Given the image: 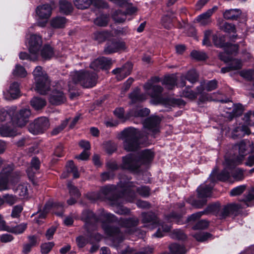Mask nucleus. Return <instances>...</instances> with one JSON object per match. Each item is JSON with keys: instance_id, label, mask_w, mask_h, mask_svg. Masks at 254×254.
I'll list each match as a JSON object with an SVG mask.
<instances>
[{"instance_id": "obj_63", "label": "nucleus", "mask_w": 254, "mask_h": 254, "mask_svg": "<svg viewBox=\"0 0 254 254\" xmlns=\"http://www.w3.org/2000/svg\"><path fill=\"white\" fill-rule=\"evenodd\" d=\"M254 198V194L252 192H250L247 196L244 199V202L245 204H241L240 207H242L243 208L245 207L246 206H250L251 204H250V202Z\"/></svg>"}, {"instance_id": "obj_29", "label": "nucleus", "mask_w": 254, "mask_h": 254, "mask_svg": "<svg viewBox=\"0 0 254 254\" xmlns=\"http://www.w3.org/2000/svg\"><path fill=\"white\" fill-rule=\"evenodd\" d=\"M129 98L131 99L132 103H136L137 102H141L146 99V96L145 94L140 93L139 88H136L129 95Z\"/></svg>"}, {"instance_id": "obj_57", "label": "nucleus", "mask_w": 254, "mask_h": 254, "mask_svg": "<svg viewBox=\"0 0 254 254\" xmlns=\"http://www.w3.org/2000/svg\"><path fill=\"white\" fill-rule=\"evenodd\" d=\"M33 73L35 80H37V78H43V77H48L47 74L43 72L42 68L40 66H37L33 71Z\"/></svg>"}, {"instance_id": "obj_6", "label": "nucleus", "mask_w": 254, "mask_h": 254, "mask_svg": "<svg viewBox=\"0 0 254 254\" xmlns=\"http://www.w3.org/2000/svg\"><path fill=\"white\" fill-rule=\"evenodd\" d=\"M82 219L85 222V226L89 229L91 224L104 221H113L115 220L114 216L110 213H108L104 210L102 211L97 217L90 210H85L82 214Z\"/></svg>"}, {"instance_id": "obj_5", "label": "nucleus", "mask_w": 254, "mask_h": 254, "mask_svg": "<svg viewBox=\"0 0 254 254\" xmlns=\"http://www.w3.org/2000/svg\"><path fill=\"white\" fill-rule=\"evenodd\" d=\"M142 221L143 223L149 224L146 226L150 227V226H152L151 228L159 226L157 231L153 235L156 237H163L164 233L167 232L170 230L171 227L170 225L164 224L159 225L158 219L153 212L142 213Z\"/></svg>"}, {"instance_id": "obj_64", "label": "nucleus", "mask_w": 254, "mask_h": 254, "mask_svg": "<svg viewBox=\"0 0 254 254\" xmlns=\"http://www.w3.org/2000/svg\"><path fill=\"white\" fill-rule=\"evenodd\" d=\"M4 202H6L10 205L15 203L17 201V197L15 196L10 194H5L3 196Z\"/></svg>"}, {"instance_id": "obj_4", "label": "nucleus", "mask_w": 254, "mask_h": 254, "mask_svg": "<svg viewBox=\"0 0 254 254\" xmlns=\"http://www.w3.org/2000/svg\"><path fill=\"white\" fill-rule=\"evenodd\" d=\"M70 79L73 84H79L84 88H91L96 84L97 76L94 72L81 70L71 72Z\"/></svg>"}, {"instance_id": "obj_36", "label": "nucleus", "mask_w": 254, "mask_h": 254, "mask_svg": "<svg viewBox=\"0 0 254 254\" xmlns=\"http://www.w3.org/2000/svg\"><path fill=\"white\" fill-rule=\"evenodd\" d=\"M46 104V101L41 98L34 97L31 100V105L35 110H38L43 108L44 106H45Z\"/></svg>"}, {"instance_id": "obj_7", "label": "nucleus", "mask_w": 254, "mask_h": 254, "mask_svg": "<svg viewBox=\"0 0 254 254\" xmlns=\"http://www.w3.org/2000/svg\"><path fill=\"white\" fill-rule=\"evenodd\" d=\"M120 135V137L127 143H135L138 139L145 140L147 138L143 131H141L131 127L125 128L121 132Z\"/></svg>"}, {"instance_id": "obj_60", "label": "nucleus", "mask_w": 254, "mask_h": 254, "mask_svg": "<svg viewBox=\"0 0 254 254\" xmlns=\"http://www.w3.org/2000/svg\"><path fill=\"white\" fill-rule=\"evenodd\" d=\"M183 96L185 97L193 100L197 97V93L194 92L189 88H186L182 93Z\"/></svg>"}, {"instance_id": "obj_53", "label": "nucleus", "mask_w": 254, "mask_h": 254, "mask_svg": "<svg viewBox=\"0 0 254 254\" xmlns=\"http://www.w3.org/2000/svg\"><path fill=\"white\" fill-rule=\"evenodd\" d=\"M245 124L252 126L254 125V112H249L246 113L243 118Z\"/></svg>"}, {"instance_id": "obj_51", "label": "nucleus", "mask_w": 254, "mask_h": 254, "mask_svg": "<svg viewBox=\"0 0 254 254\" xmlns=\"http://www.w3.org/2000/svg\"><path fill=\"white\" fill-rule=\"evenodd\" d=\"M55 244L53 242H46L41 245V253L42 254H47L52 249Z\"/></svg>"}, {"instance_id": "obj_44", "label": "nucleus", "mask_w": 254, "mask_h": 254, "mask_svg": "<svg viewBox=\"0 0 254 254\" xmlns=\"http://www.w3.org/2000/svg\"><path fill=\"white\" fill-rule=\"evenodd\" d=\"M81 147L84 148V150L79 156H76V158L81 160H87L90 155L87 151L88 150L90 149V144H81Z\"/></svg>"}, {"instance_id": "obj_2", "label": "nucleus", "mask_w": 254, "mask_h": 254, "mask_svg": "<svg viewBox=\"0 0 254 254\" xmlns=\"http://www.w3.org/2000/svg\"><path fill=\"white\" fill-rule=\"evenodd\" d=\"M228 169V168H225L218 175L216 174V170H213L208 180L210 183L208 185H202L197 188L198 196L199 198L203 199V200L200 204H195L196 207L200 208L205 204L206 200L204 198L210 196L214 183L216 180L226 181L229 180L230 174V172L227 170Z\"/></svg>"}, {"instance_id": "obj_32", "label": "nucleus", "mask_w": 254, "mask_h": 254, "mask_svg": "<svg viewBox=\"0 0 254 254\" xmlns=\"http://www.w3.org/2000/svg\"><path fill=\"white\" fill-rule=\"evenodd\" d=\"M103 228L108 235L114 237L116 240L123 239L122 233H121L118 228L110 226H103Z\"/></svg>"}, {"instance_id": "obj_27", "label": "nucleus", "mask_w": 254, "mask_h": 254, "mask_svg": "<svg viewBox=\"0 0 254 254\" xmlns=\"http://www.w3.org/2000/svg\"><path fill=\"white\" fill-rule=\"evenodd\" d=\"M67 188L69 190V192L71 196L70 199L67 200V203L69 205H72L76 202V199L79 197L80 193L78 190L74 186L71 182H68L67 184Z\"/></svg>"}, {"instance_id": "obj_24", "label": "nucleus", "mask_w": 254, "mask_h": 254, "mask_svg": "<svg viewBox=\"0 0 254 254\" xmlns=\"http://www.w3.org/2000/svg\"><path fill=\"white\" fill-rule=\"evenodd\" d=\"M175 18V13L172 10H169L167 13L162 18V25L165 28L170 29L173 26V21Z\"/></svg>"}, {"instance_id": "obj_42", "label": "nucleus", "mask_w": 254, "mask_h": 254, "mask_svg": "<svg viewBox=\"0 0 254 254\" xmlns=\"http://www.w3.org/2000/svg\"><path fill=\"white\" fill-rule=\"evenodd\" d=\"M73 2L78 9H84L90 5L92 0H73Z\"/></svg>"}, {"instance_id": "obj_46", "label": "nucleus", "mask_w": 254, "mask_h": 254, "mask_svg": "<svg viewBox=\"0 0 254 254\" xmlns=\"http://www.w3.org/2000/svg\"><path fill=\"white\" fill-rule=\"evenodd\" d=\"M163 84L165 85L168 89H172L176 84V78L172 76H166L164 79Z\"/></svg>"}, {"instance_id": "obj_35", "label": "nucleus", "mask_w": 254, "mask_h": 254, "mask_svg": "<svg viewBox=\"0 0 254 254\" xmlns=\"http://www.w3.org/2000/svg\"><path fill=\"white\" fill-rule=\"evenodd\" d=\"M109 17L107 14H102L98 16L93 21L94 23L99 27H105L108 25Z\"/></svg>"}, {"instance_id": "obj_16", "label": "nucleus", "mask_w": 254, "mask_h": 254, "mask_svg": "<svg viewBox=\"0 0 254 254\" xmlns=\"http://www.w3.org/2000/svg\"><path fill=\"white\" fill-rule=\"evenodd\" d=\"M49 101L52 105H59L65 102L66 98L62 91L55 89L50 94Z\"/></svg>"}, {"instance_id": "obj_10", "label": "nucleus", "mask_w": 254, "mask_h": 254, "mask_svg": "<svg viewBox=\"0 0 254 254\" xmlns=\"http://www.w3.org/2000/svg\"><path fill=\"white\" fill-rule=\"evenodd\" d=\"M127 49L126 43L121 40L114 39L109 40L105 47L104 53L106 55H110L121 51H124Z\"/></svg>"}, {"instance_id": "obj_23", "label": "nucleus", "mask_w": 254, "mask_h": 254, "mask_svg": "<svg viewBox=\"0 0 254 254\" xmlns=\"http://www.w3.org/2000/svg\"><path fill=\"white\" fill-rule=\"evenodd\" d=\"M36 13L40 18L47 20L51 15L52 8L48 4H43L37 7Z\"/></svg>"}, {"instance_id": "obj_25", "label": "nucleus", "mask_w": 254, "mask_h": 254, "mask_svg": "<svg viewBox=\"0 0 254 254\" xmlns=\"http://www.w3.org/2000/svg\"><path fill=\"white\" fill-rule=\"evenodd\" d=\"M250 128L245 125L236 127L232 132V137L234 139L240 138L245 134H250Z\"/></svg>"}, {"instance_id": "obj_43", "label": "nucleus", "mask_w": 254, "mask_h": 254, "mask_svg": "<svg viewBox=\"0 0 254 254\" xmlns=\"http://www.w3.org/2000/svg\"><path fill=\"white\" fill-rule=\"evenodd\" d=\"M243 111L244 108L241 104H238L235 105L232 113L229 115V120H232L234 117H237L241 115Z\"/></svg>"}, {"instance_id": "obj_58", "label": "nucleus", "mask_w": 254, "mask_h": 254, "mask_svg": "<svg viewBox=\"0 0 254 254\" xmlns=\"http://www.w3.org/2000/svg\"><path fill=\"white\" fill-rule=\"evenodd\" d=\"M138 223V220L136 218H132L124 221L123 225L125 227L131 228L136 226Z\"/></svg>"}, {"instance_id": "obj_13", "label": "nucleus", "mask_w": 254, "mask_h": 254, "mask_svg": "<svg viewBox=\"0 0 254 254\" xmlns=\"http://www.w3.org/2000/svg\"><path fill=\"white\" fill-rule=\"evenodd\" d=\"M12 168L7 166L3 169L0 174V190H7L9 187V180L11 178L10 174Z\"/></svg>"}, {"instance_id": "obj_8", "label": "nucleus", "mask_w": 254, "mask_h": 254, "mask_svg": "<svg viewBox=\"0 0 254 254\" xmlns=\"http://www.w3.org/2000/svg\"><path fill=\"white\" fill-rule=\"evenodd\" d=\"M161 119L156 116L149 117L146 118L143 123V126L149 132L144 131L146 135L150 134L151 136L155 138L156 135L160 131V123ZM147 137V135H146Z\"/></svg>"}, {"instance_id": "obj_49", "label": "nucleus", "mask_w": 254, "mask_h": 254, "mask_svg": "<svg viewBox=\"0 0 254 254\" xmlns=\"http://www.w3.org/2000/svg\"><path fill=\"white\" fill-rule=\"evenodd\" d=\"M191 57L197 61H203L207 58L205 53L196 50L192 51L190 53Z\"/></svg>"}, {"instance_id": "obj_59", "label": "nucleus", "mask_w": 254, "mask_h": 254, "mask_svg": "<svg viewBox=\"0 0 254 254\" xmlns=\"http://www.w3.org/2000/svg\"><path fill=\"white\" fill-rule=\"evenodd\" d=\"M26 228V224L24 223L21 224L14 227L11 228L8 231L15 234H20L23 233Z\"/></svg>"}, {"instance_id": "obj_3", "label": "nucleus", "mask_w": 254, "mask_h": 254, "mask_svg": "<svg viewBox=\"0 0 254 254\" xmlns=\"http://www.w3.org/2000/svg\"><path fill=\"white\" fill-rule=\"evenodd\" d=\"M153 157V153L150 150L142 151L138 160H137L133 155H128L123 157L122 167L125 169L135 170L137 169L142 164H147L150 162Z\"/></svg>"}, {"instance_id": "obj_48", "label": "nucleus", "mask_w": 254, "mask_h": 254, "mask_svg": "<svg viewBox=\"0 0 254 254\" xmlns=\"http://www.w3.org/2000/svg\"><path fill=\"white\" fill-rule=\"evenodd\" d=\"M66 171L73 174V177L77 178L79 177V173L77 169L75 166L72 161H69L66 165Z\"/></svg>"}, {"instance_id": "obj_21", "label": "nucleus", "mask_w": 254, "mask_h": 254, "mask_svg": "<svg viewBox=\"0 0 254 254\" xmlns=\"http://www.w3.org/2000/svg\"><path fill=\"white\" fill-rule=\"evenodd\" d=\"M145 90H151L149 93V95L152 98H158L161 96L163 88L160 85H152L151 82H147L144 85Z\"/></svg>"}, {"instance_id": "obj_47", "label": "nucleus", "mask_w": 254, "mask_h": 254, "mask_svg": "<svg viewBox=\"0 0 254 254\" xmlns=\"http://www.w3.org/2000/svg\"><path fill=\"white\" fill-rule=\"evenodd\" d=\"M198 74L194 69L189 70L186 76L185 79L192 83H194L198 80Z\"/></svg>"}, {"instance_id": "obj_15", "label": "nucleus", "mask_w": 254, "mask_h": 254, "mask_svg": "<svg viewBox=\"0 0 254 254\" xmlns=\"http://www.w3.org/2000/svg\"><path fill=\"white\" fill-rule=\"evenodd\" d=\"M235 147L239 150V156L234 161V163L237 165L242 162L245 156L253 151L254 144H237Z\"/></svg>"}, {"instance_id": "obj_33", "label": "nucleus", "mask_w": 254, "mask_h": 254, "mask_svg": "<svg viewBox=\"0 0 254 254\" xmlns=\"http://www.w3.org/2000/svg\"><path fill=\"white\" fill-rule=\"evenodd\" d=\"M40 55L45 60L50 59L54 55L53 48L49 45H45L42 49Z\"/></svg>"}, {"instance_id": "obj_9", "label": "nucleus", "mask_w": 254, "mask_h": 254, "mask_svg": "<svg viewBox=\"0 0 254 254\" xmlns=\"http://www.w3.org/2000/svg\"><path fill=\"white\" fill-rule=\"evenodd\" d=\"M49 126L50 124L47 118L41 117L35 119L29 125L28 130L34 134H38L44 132Z\"/></svg>"}, {"instance_id": "obj_52", "label": "nucleus", "mask_w": 254, "mask_h": 254, "mask_svg": "<svg viewBox=\"0 0 254 254\" xmlns=\"http://www.w3.org/2000/svg\"><path fill=\"white\" fill-rule=\"evenodd\" d=\"M238 49L239 45L238 44H231L229 43H227L224 50L228 54H235L238 52Z\"/></svg>"}, {"instance_id": "obj_11", "label": "nucleus", "mask_w": 254, "mask_h": 254, "mask_svg": "<svg viewBox=\"0 0 254 254\" xmlns=\"http://www.w3.org/2000/svg\"><path fill=\"white\" fill-rule=\"evenodd\" d=\"M42 40L41 36L36 34L31 35L29 40V51L33 55L31 58L33 61H36L39 56V50L41 48Z\"/></svg>"}, {"instance_id": "obj_62", "label": "nucleus", "mask_w": 254, "mask_h": 254, "mask_svg": "<svg viewBox=\"0 0 254 254\" xmlns=\"http://www.w3.org/2000/svg\"><path fill=\"white\" fill-rule=\"evenodd\" d=\"M246 189V186L242 185L236 187L230 191V195L232 196L237 195L241 194Z\"/></svg>"}, {"instance_id": "obj_34", "label": "nucleus", "mask_w": 254, "mask_h": 254, "mask_svg": "<svg viewBox=\"0 0 254 254\" xmlns=\"http://www.w3.org/2000/svg\"><path fill=\"white\" fill-rule=\"evenodd\" d=\"M28 184L27 183L20 184L15 190V192L22 198H27L28 196Z\"/></svg>"}, {"instance_id": "obj_12", "label": "nucleus", "mask_w": 254, "mask_h": 254, "mask_svg": "<svg viewBox=\"0 0 254 254\" xmlns=\"http://www.w3.org/2000/svg\"><path fill=\"white\" fill-rule=\"evenodd\" d=\"M30 115L31 111L30 109H22L15 114L12 118L11 121L15 126L22 127L25 126L28 122Z\"/></svg>"}, {"instance_id": "obj_14", "label": "nucleus", "mask_w": 254, "mask_h": 254, "mask_svg": "<svg viewBox=\"0 0 254 254\" xmlns=\"http://www.w3.org/2000/svg\"><path fill=\"white\" fill-rule=\"evenodd\" d=\"M112 64L111 59L101 57L92 62L90 65V67L97 71L100 69H107L110 68Z\"/></svg>"}, {"instance_id": "obj_50", "label": "nucleus", "mask_w": 254, "mask_h": 254, "mask_svg": "<svg viewBox=\"0 0 254 254\" xmlns=\"http://www.w3.org/2000/svg\"><path fill=\"white\" fill-rule=\"evenodd\" d=\"M70 119H66L59 126L55 127L51 132V134L56 135L61 132L67 125Z\"/></svg>"}, {"instance_id": "obj_40", "label": "nucleus", "mask_w": 254, "mask_h": 254, "mask_svg": "<svg viewBox=\"0 0 254 254\" xmlns=\"http://www.w3.org/2000/svg\"><path fill=\"white\" fill-rule=\"evenodd\" d=\"M8 92L13 99L17 98L20 92L19 84L16 82L11 83L10 85Z\"/></svg>"}, {"instance_id": "obj_45", "label": "nucleus", "mask_w": 254, "mask_h": 254, "mask_svg": "<svg viewBox=\"0 0 254 254\" xmlns=\"http://www.w3.org/2000/svg\"><path fill=\"white\" fill-rule=\"evenodd\" d=\"M169 248L173 254H184L186 253L185 248L177 244H171Z\"/></svg>"}, {"instance_id": "obj_26", "label": "nucleus", "mask_w": 254, "mask_h": 254, "mask_svg": "<svg viewBox=\"0 0 254 254\" xmlns=\"http://www.w3.org/2000/svg\"><path fill=\"white\" fill-rule=\"evenodd\" d=\"M213 13V8L208 9L206 12L199 15L196 21L202 26L208 25L211 22V16Z\"/></svg>"}, {"instance_id": "obj_37", "label": "nucleus", "mask_w": 254, "mask_h": 254, "mask_svg": "<svg viewBox=\"0 0 254 254\" xmlns=\"http://www.w3.org/2000/svg\"><path fill=\"white\" fill-rule=\"evenodd\" d=\"M239 207L238 205L231 204L225 206L221 210L220 214V218L223 219L228 216L231 213Z\"/></svg>"}, {"instance_id": "obj_1", "label": "nucleus", "mask_w": 254, "mask_h": 254, "mask_svg": "<svg viewBox=\"0 0 254 254\" xmlns=\"http://www.w3.org/2000/svg\"><path fill=\"white\" fill-rule=\"evenodd\" d=\"M135 192L142 196H147L149 194V189L146 186L138 187L132 182H127L121 187H105L99 194L94 192L89 194L88 197L92 200L99 199L109 200L112 205L118 207V210H116L117 213L125 214L128 213L129 210L121 205L123 202L121 197H125L127 201H132L135 197Z\"/></svg>"}, {"instance_id": "obj_28", "label": "nucleus", "mask_w": 254, "mask_h": 254, "mask_svg": "<svg viewBox=\"0 0 254 254\" xmlns=\"http://www.w3.org/2000/svg\"><path fill=\"white\" fill-rule=\"evenodd\" d=\"M242 12L240 9L226 10L223 13L224 18L227 20H236L240 16Z\"/></svg>"}, {"instance_id": "obj_55", "label": "nucleus", "mask_w": 254, "mask_h": 254, "mask_svg": "<svg viewBox=\"0 0 254 254\" xmlns=\"http://www.w3.org/2000/svg\"><path fill=\"white\" fill-rule=\"evenodd\" d=\"M211 235L208 233L199 232L194 235L195 239L199 242H204L211 237Z\"/></svg>"}, {"instance_id": "obj_39", "label": "nucleus", "mask_w": 254, "mask_h": 254, "mask_svg": "<svg viewBox=\"0 0 254 254\" xmlns=\"http://www.w3.org/2000/svg\"><path fill=\"white\" fill-rule=\"evenodd\" d=\"M219 26L220 29L224 31L225 32L229 33L236 32V28L234 24L229 23L226 22H222L221 23H219Z\"/></svg>"}, {"instance_id": "obj_22", "label": "nucleus", "mask_w": 254, "mask_h": 254, "mask_svg": "<svg viewBox=\"0 0 254 254\" xmlns=\"http://www.w3.org/2000/svg\"><path fill=\"white\" fill-rule=\"evenodd\" d=\"M40 167V162L38 158L34 157L32 158L31 161V166L27 169V173L29 179L34 182V175L38 172Z\"/></svg>"}, {"instance_id": "obj_17", "label": "nucleus", "mask_w": 254, "mask_h": 254, "mask_svg": "<svg viewBox=\"0 0 254 254\" xmlns=\"http://www.w3.org/2000/svg\"><path fill=\"white\" fill-rule=\"evenodd\" d=\"M36 81L35 90L42 95H45L50 88V81L48 77H43V78H37Z\"/></svg>"}, {"instance_id": "obj_56", "label": "nucleus", "mask_w": 254, "mask_h": 254, "mask_svg": "<svg viewBox=\"0 0 254 254\" xmlns=\"http://www.w3.org/2000/svg\"><path fill=\"white\" fill-rule=\"evenodd\" d=\"M115 21L118 23H123L126 19V13L121 11H117L116 14L113 16Z\"/></svg>"}, {"instance_id": "obj_54", "label": "nucleus", "mask_w": 254, "mask_h": 254, "mask_svg": "<svg viewBox=\"0 0 254 254\" xmlns=\"http://www.w3.org/2000/svg\"><path fill=\"white\" fill-rule=\"evenodd\" d=\"M13 74L15 76L24 77L26 76L27 72L22 66L17 64L16 65L15 68L13 70Z\"/></svg>"}, {"instance_id": "obj_18", "label": "nucleus", "mask_w": 254, "mask_h": 254, "mask_svg": "<svg viewBox=\"0 0 254 254\" xmlns=\"http://www.w3.org/2000/svg\"><path fill=\"white\" fill-rule=\"evenodd\" d=\"M132 68V65L130 63H126L122 67L117 68L113 70V73L117 74L118 80H122L130 74Z\"/></svg>"}, {"instance_id": "obj_19", "label": "nucleus", "mask_w": 254, "mask_h": 254, "mask_svg": "<svg viewBox=\"0 0 254 254\" xmlns=\"http://www.w3.org/2000/svg\"><path fill=\"white\" fill-rule=\"evenodd\" d=\"M12 122L0 127V134L3 137H11L16 135L17 130Z\"/></svg>"}, {"instance_id": "obj_30", "label": "nucleus", "mask_w": 254, "mask_h": 254, "mask_svg": "<svg viewBox=\"0 0 254 254\" xmlns=\"http://www.w3.org/2000/svg\"><path fill=\"white\" fill-rule=\"evenodd\" d=\"M111 36V33L107 31H97L93 33V38L97 42L102 43Z\"/></svg>"}, {"instance_id": "obj_61", "label": "nucleus", "mask_w": 254, "mask_h": 254, "mask_svg": "<svg viewBox=\"0 0 254 254\" xmlns=\"http://www.w3.org/2000/svg\"><path fill=\"white\" fill-rule=\"evenodd\" d=\"M231 174L236 180H241L243 179V172L239 168H236L231 171Z\"/></svg>"}, {"instance_id": "obj_38", "label": "nucleus", "mask_w": 254, "mask_h": 254, "mask_svg": "<svg viewBox=\"0 0 254 254\" xmlns=\"http://www.w3.org/2000/svg\"><path fill=\"white\" fill-rule=\"evenodd\" d=\"M60 9L61 12L65 14H68L72 10V6L71 3L62 0L60 1Z\"/></svg>"}, {"instance_id": "obj_31", "label": "nucleus", "mask_w": 254, "mask_h": 254, "mask_svg": "<svg viewBox=\"0 0 254 254\" xmlns=\"http://www.w3.org/2000/svg\"><path fill=\"white\" fill-rule=\"evenodd\" d=\"M66 22L67 20L65 17L57 16L52 19L51 24L55 28H63L64 27Z\"/></svg>"}, {"instance_id": "obj_41", "label": "nucleus", "mask_w": 254, "mask_h": 254, "mask_svg": "<svg viewBox=\"0 0 254 254\" xmlns=\"http://www.w3.org/2000/svg\"><path fill=\"white\" fill-rule=\"evenodd\" d=\"M212 41L215 46L218 48H225L227 43L225 42V38L224 36L218 37L217 35H212Z\"/></svg>"}, {"instance_id": "obj_20", "label": "nucleus", "mask_w": 254, "mask_h": 254, "mask_svg": "<svg viewBox=\"0 0 254 254\" xmlns=\"http://www.w3.org/2000/svg\"><path fill=\"white\" fill-rule=\"evenodd\" d=\"M57 208H59V209L62 211L63 210V204H60L59 203H53L52 201L48 202L45 205V207L44 209V211L41 212L39 215V217L40 218H44L46 216V213L52 209L53 212L56 214L57 215L61 216L62 215V212L57 213L56 212V209Z\"/></svg>"}]
</instances>
